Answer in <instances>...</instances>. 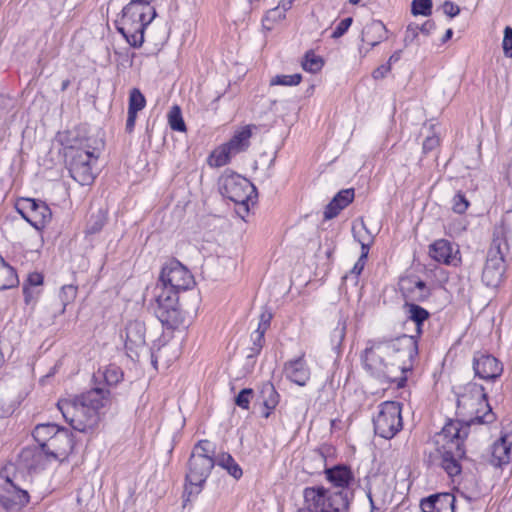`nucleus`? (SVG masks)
I'll return each mask as SVG.
<instances>
[{
  "label": "nucleus",
  "mask_w": 512,
  "mask_h": 512,
  "mask_svg": "<svg viewBox=\"0 0 512 512\" xmlns=\"http://www.w3.org/2000/svg\"><path fill=\"white\" fill-rule=\"evenodd\" d=\"M473 415L468 421L450 419L446 422L442 430L435 436L437 450L441 454V467L451 477L461 473L460 460L465 457L466 450L464 441L469 434V428L474 424H490L496 416L491 406L482 407L475 405Z\"/></svg>",
  "instance_id": "f257e3e1"
},
{
  "label": "nucleus",
  "mask_w": 512,
  "mask_h": 512,
  "mask_svg": "<svg viewBox=\"0 0 512 512\" xmlns=\"http://www.w3.org/2000/svg\"><path fill=\"white\" fill-rule=\"evenodd\" d=\"M110 401V391L96 385L80 396L59 399L57 408L73 430L93 434L101 421L100 409L106 407Z\"/></svg>",
  "instance_id": "f03ea898"
},
{
  "label": "nucleus",
  "mask_w": 512,
  "mask_h": 512,
  "mask_svg": "<svg viewBox=\"0 0 512 512\" xmlns=\"http://www.w3.org/2000/svg\"><path fill=\"white\" fill-rule=\"evenodd\" d=\"M510 234L511 229L504 222L494 227L492 241L482 271V282L487 287L496 288L503 279L506 271V258L510 251Z\"/></svg>",
  "instance_id": "7ed1b4c3"
},
{
  "label": "nucleus",
  "mask_w": 512,
  "mask_h": 512,
  "mask_svg": "<svg viewBox=\"0 0 512 512\" xmlns=\"http://www.w3.org/2000/svg\"><path fill=\"white\" fill-rule=\"evenodd\" d=\"M156 15L155 8L149 3L130 1L116 21L117 31L132 47L140 48L144 43V31Z\"/></svg>",
  "instance_id": "20e7f679"
},
{
  "label": "nucleus",
  "mask_w": 512,
  "mask_h": 512,
  "mask_svg": "<svg viewBox=\"0 0 512 512\" xmlns=\"http://www.w3.org/2000/svg\"><path fill=\"white\" fill-rule=\"evenodd\" d=\"M74 446L73 434L62 427L57 435L50 437L47 442L41 443V450L30 447L24 448L20 453V459L25 463L27 469L34 470L38 466L42 452L55 459H64L72 453Z\"/></svg>",
  "instance_id": "39448f33"
},
{
  "label": "nucleus",
  "mask_w": 512,
  "mask_h": 512,
  "mask_svg": "<svg viewBox=\"0 0 512 512\" xmlns=\"http://www.w3.org/2000/svg\"><path fill=\"white\" fill-rule=\"evenodd\" d=\"M304 503L315 512H348L352 490H330L323 486L306 487Z\"/></svg>",
  "instance_id": "423d86ee"
},
{
  "label": "nucleus",
  "mask_w": 512,
  "mask_h": 512,
  "mask_svg": "<svg viewBox=\"0 0 512 512\" xmlns=\"http://www.w3.org/2000/svg\"><path fill=\"white\" fill-rule=\"evenodd\" d=\"M210 442L208 440H200L193 447L192 453L188 460V472L186 473V481L195 486L199 493L206 479L210 475L213 467L216 464L213 458L214 451L210 449Z\"/></svg>",
  "instance_id": "0eeeda50"
},
{
  "label": "nucleus",
  "mask_w": 512,
  "mask_h": 512,
  "mask_svg": "<svg viewBox=\"0 0 512 512\" xmlns=\"http://www.w3.org/2000/svg\"><path fill=\"white\" fill-rule=\"evenodd\" d=\"M155 302L154 314L164 327L175 330L183 325L185 315L179 304L178 293L167 290V288H160V285L157 284Z\"/></svg>",
  "instance_id": "6e6552de"
},
{
  "label": "nucleus",
  "mask_w": 512,
  "mask_h": 512,
  "mask_svg": "<svg viewBox=\"0 0 512 512\" xmlns=\"http://www.w3.org/2000/svg\"><path fill=\"white\" fill-rule=\"evenodd\" d=\"M15 466L8 464L0 470V505L6 512H20L30 496L16 482Z\"/></svg>",
  "instance_id": "1a4fd4ad"
},
{
  "label": "nucleus",
  "mask_w": 512,
  "mask_h": 512,
  "mask_svg": "<svg viewBox=\"0 0 512 512\" xmlns=\"http://www.w3.org/2000/svg\"><path fill=\"white\" fill-rule=\"evenodd\" d=\"M389 350L391 368L402 373L412 370L413 361L418 355V339L416 336L403 334L395 339L386 340Z\"/></svg>",
  "instance_id": "9d476101"
},
{
  "label": "nucleus",
  "mask_w": 512,
  "mask_h": 512,
  "mask_svg": "<svg viewBox=\"0 0 512 512\" xmlns=\"http://www.w3.org/2000/svg\"><path fill=\"white\" fill-rule=\"evenodd\" d=\"M98 157L95 149H80L66 153L70 176L80 185H91L96 178L93 166L97 163Z\"/></svg>",
  "instance_id": "9b49d317"
},
{
  "label": "nucleus",
  "mask_w": 512,
  "mask_h": 512,
  "mask_svg": "<svg viewBox=\"0 0 512 512\" xmlns=\"http://www.w3.org/2000/svg\"><path fill=\"white\" fill-rule=\"evenodd\" d=\"M401 407L396 401H385L378 406V414L373 418L375 434L391 439L402 429Z\"/></svg>",
  "instance_id": "f8f14e48"
},
{
  "label": "nucleus",
  "mask_w": 512,
  "mask_h": 512,
  "mask_svg": "<svg viewBox=\"0 0 512 512\" xmlns=\"http://www.w3.org/2000/svg\"><path fill=\"white\" fill-rule=\"evenodd\" d=\"M219 191L223 197L243 207L248 212L249 201L256 192L255 186L239 174H225L220 178Z\"/></svg>",
  "instance_id": "ddd939ff"
},
{
  "label": "nucleus",
  "mask_w": 512,
  "mask_h": 512,
  "mask_svg": "<svg viewBox=\"0 0 512 512\" xmlns=\"http://www.w3.org/2000/svg\"><path fill=\"white\" fill-rule=\"evenodd\" d=\"M194 278L189 270L179 261L171 260L162 268L159 285L160 288H167L178 293L186 291L194 285Z\"/></svg>",
  "instance_id": "4468645a"
},
{
  "label": "nucleus",
  "mask_w": 512,
  "mask_h": 512,
  "mask_svg": "<svg viewBox=\"0 0 512 512\" xmlns=\"http://www.w3.org/2000/svg\"><path fill=\"white\" fill-rule=\"evenodd\" d=\"M364 367L374 376L389 377L390 361L386 340L374 342L367 347L363 356Z\"/></svg>",
  "instance_id": "2eb2a0df"
},
{
  "label": "nucleus",
  "mask_w": 512,
  "mask_h": 512,
  "mask_svg": "<svg viewBox=\"0 0 512 512\" xmlns=\"http://www.w3.org/2000/svg\"><path fill=\"white\" fill-rule=\"evenodd\" d=\"M473 370L475 376L480 379L494 381L502 375L503 365L491 354L475 352L473 356Z\"/></svg>",
  "instance_id": "dca6fc26"
},
{
  "label": "nucleus",
  "mask_w": 512,
  "mask_h": 512,
  "mask_svg": "<svg viewBox=\"0 0 512 512\" xmlns=\"http://www.w3.org/2000/svg\"><path fill=\"white\" fill-rule=\"evenodd\" d=\"M399 285L405 303L424 302L431 296V289L417 276L402 277Z\"/></svg>",
  "instance_id": "f3484780"
},
{
  "label": "nucleus",
  "mask_w": 512,
  "mask_h": 512,
  "mask_svg": "<svg viewBox=\"0 0 512 512\" xmlns=\"http://www.w3.org/2000/svg\"><path fill=\"white\" fill-rule=\"evenodd\" d=\"M21 208L28 209L30 217L26 218V221L37 230L43 229L51 221V209L44 201L21 198Z\"/></svg>",
  "instance_id": "a211bd4d"
},
{
  "label": "nucleus",
  "mask_w": 512,
  "mask_h": 512,
  "mask_svg": "<svg viewBox=\"0 0 512 512\" xmlns=\"http://www.w3.org/2000/svg\"><path fill=\"white\" fill-rule=\"evenodd\" d=\"M475 405L488 407V397L482 385L469 382L464 386V392L458 395L457 406L467 412H473Z\"/></svg>",
  "instance_id": "6ab92c4d"
},
{
  "label": "nucleus",
  "mask_w": 512,
  "mask_h": 512,
  "mask_svg": "<svg viewBox=\"0 0 512 512\" xmlns=\"http://www.w3.org/2000/svg\"><path fill=\"white\" fill-rule=\"evenodd\" d=\"M429 254L435 261L446 265L457 266L461 261L458 248L455 249L446 239L433 242L429 247Z\"/></svg>",
  "instance_id": "aec40b11"
},
{
  "label": "nucleus",
  "mask_w": 512,
  "mask_h": 512,
  "mask_svg": "<svg viewBox=\"0 0 512 512\" xmlns=\"http://www.w3.org/2000/svg\"><path fill=\"white\" fill-rule=\"evenodd\" d=\"M456 498L450 493H438L421 500L422 512H455Z\"/></svg>",
  "instance_id": "412c9836"
},
{
  "label": "nucleus",
  "mask_w": 512,
  "mask_h": 512,
  "mask_svg": "<svg viewBox=\"0 0 512 512\" xmlns=\"http://www.w3.org/2000/svg\"><path fill=\"white\" fill-rule=\"evenodd\" d=\"M145 334L146 328L143 322L138 320L129 322L125 328V348L137 355L138 350L146 344Z\"/></svg>",
  "instance_id": "4be33fe9"
},
{
  "label": "nucleus",
  "mask_w": 512,
  "mask_h": 512,
  "mask_svg": "<svg viewBox=\"0 0 512 512\" xmlns=\"http://www.w3.org/2000/svg\"><path fill=\"white\" fill-rule=\"evenodd\" d=\"M284 373L286 378L291 382L299 386H305L310 378V370L304 359V354L286 362L284 365Z\"/></svg>",
  "instance_id": "5701e85b"
},
{
  "label": "nucleus",
  "mask_w": 512,
  "mask_h": 512,
  "mask_svg": "<svg viewBox=\"0 0 512 512\" xmlns=\"http://www.w3.org/2000/svg\"><path fill=\"white\" fill-rule=\"evenodd\" d=\"M512 434H503L492 445L490 463L495 467H502L511 460Z\"/></svg>",
  "instance_id": "b1692460"
},
{
  "label": "nucleus",
  "mask_w": 512,
  "mask_h": 512,
  "mask_svg": "<svg viewBox=\"0 0 512 512\" xmlns=\"http://www.w3.org/2000/svg\"><path fill=\"white\" fill-rule=\"evenodd\" d=\"M326 479L334 485L333 490H351L350 485L354 481V475L350 467L335 465L325 468Z\"/></svg>",
  "instance_id": "393cba45"
},
{
  "label": "nucleus",
  "mask_w": 512,
  "mask_h": 512,
  "mask_svg": "<svg viewBox=\"0 0 512 512\" xmlns=\"http://www.w3.org/2000/svg\"><path fill=\"white\" fill-rule=\"evenodd\" d=\"M56 141L63 147L65 157L66 153H73L80 149H90L89 139L80 136L75 130L59 132Z\"/></svg>",
  "instance_id": "a878e982"
},
{
  "label": "nucleus",
  "mask_w": 512,
  "mask_h": 512,
  "mask_svg": "<svg viewBox=\"0 0 512 512\" xmlns=\"http://www.w3.org/2000/svg\"><path fill=\"white\" fill-rule=\"evenodd\" d=\"M354 189H343L339 191L324 210V219L335 218L344 208H346L354 199Z\"/></svg>",
  "instance_id": "bb28decb"
},
{
  "label": "nucleus",
  "mask_w": 512,
  "mask_h": 512,
  "mask_svg": "<svg viewBox=\"0 0 512 512\" xmlns=\"http://www.w3.org/2000/svg\"><path fill=\"white\" fill-rule=\"evenodd\" d=\"M387 29L382 21L374 20L367 24L362 31V42L375 47L387 39Z\"/></svg>",
  "instance_id": "cd10ccee"
},
{
  "label": "nucleus",
  "mask_w": 512,
  "mask_h": 512,
  "mask_svg": "<svg viewBox=\"0 0 512 512\" xmlns=\"http://www.w3.org/2000/svg\"><path fill=\"white\" fill-rule=\"evenodd\" d=\"M279 398L280 396L271 382L267 381L262 383L259 388V400L262 401L266 409L263 413V417L268 418L270 416L271 411L278 405Z\"/></svg>",
  "instance_id": "c85d7f7f"
},
{
  "label": "nucleus",
  "mask_w": 512,
  "mask_h": 512,
  "mask_svg": "<svg viewBox=\"0 0 512 512\" xmlns=\"http://www.w3.org/2000/svg\"><path fill=\"white\" fill-rule=\"evenodd\" d=\"M18 284L16 270L0 255V291L15 288Z\"/></svg>",
  "instance_id": "c756f323"
},
{
  "label": "nucleus",
  "mask_w": 512,
  "mask_h": 512,
  "mask_svg": "<svg viewBox=\"0 0 512 512\" xmlns=\"http://www.w3.org/2000/svg\"><path fill=\"white\" fill-rule=\"evenodd\" d=\"M405 307L408 309V319L415 323L416 325V339H418L421 334L423 333V325L426 320H428L430 313L424 309L423 307L419 306L416 303H405Z\"/></svg>",
  "instance_id": "7c9ffc66"
},
{
  "label": "nucleus",
  "mask_w": 512,
  "mask_h": 512,
  "mask_svg": "<svg viewBox=\"0 0 512 512\" xmlns=\"http://www.w3.org/2000/svg\"><path fill=\"white\" fill-rule=\"evenodd\" d=\"M93 378L97 382L99 379L103 380L107 386H115L123 379V371L120 367L115 364H111L105 367L103 371H98L94 374Z\"/></svg>",
  "instance_id": "2f4dec72"
},
{
  "label": "nucleus",
  "mask_w": 512,
  "mask_h": 512,
  "mask_svg": "<svg viewBox=\"0 0 512 512\" xmlns=\"http://www.w3.org/2000/svg\"><path fill=\"white\" fill-rule=\"evenodd\" d=\"M251 135L250 127H244L242 130L236 132L227 144L234 151V154H237L248 148Z\"/></svg>",
  "instance_id": "473e14b6"
},
{
  "label": "nucleus",
  "mask_w": 512,
  "mask_h": 512,
  "mask_svg": "<svg viewBox=\"0 0 512 512\" xmlns=\"http://www.w3.org/2000/svg\"><path fill=\"white\" fill-rule=\"evenodd\" d=\"M233 155H235L234 151L226 143L212 152L209 157V164L215 167H222L229 163Z\"/></svg>",
  "instance_id": "72a5a7b5"
},
{
  "label": "nucleus",
  "mask_w": 512,
  "mask_h": 512,
  "mask_svg": "<svg viewBox=\"0 0 512 512\" xmlns=\"http://www.w3.org/2000/svg\"><path fill=\"white\" fill-rule=\"evenodd\" d=\"M216 463L225 469L234 479L238 480L242 477V468L236 463L229 453H222Z\"/></svg>",
  "instance_id": "f704fd0d"
},
{
  "label": "nucleus",
  "mask_w": 512,
  "mask_h": 512,
  "mask_svg": "<svg viewBox=\"0 0 512 512\" xmlns=\"http://www.w3.org/2000/svg\"><path fill=\"white\" fill-rule=\"evenodd\" d=\"M107 222V211L104 209H98L93 212L86 225V233L96 234L99 233Z\"/></svg>",
  "instance_id": "c9c22d12"
},
{
  "label": "nucleus",
  "mask_w": 512,
  "mask_h": 512,
  "mask_svg": "<svg viewBox=\"0 0 512 512\" xmlns=\"http://www.w3.org/2000/svg\"><path fill=\"white\" fill-rule=\"evenodd\" d=\"M61 428L62 427H59L58 425L53 423L39 424L36 426L33 432V437L41 447L42 442H47L50 437H54L55 435H57Z\"/></svg>",
  "instance_id": "e433bc0d"
},
{
  "label": "nucleus",
  "mask_w": 512,
  "mask_h": 512,
  "mask_svg": "<svg viewBox=\"0 0 512 512\" xmlns=\"http://www.w3.org/2000/svg\"><path fill=\"white\" fill-rule=\"evenodd\" d=\"M370 246L366 243H361V255L358 258L357 262L354 264L353 268L350 270L349 274H346L343 279L347 280L352 277L355 280V283L358 281V276L364 269L366 259L368 257Z\"/></svg>",
  "instance_id": "4c0bfd02"
},
{
  "label": "nucleus",
  "mask_w": 512,
  "mask_h": 512,
  "mask_svg": "<svg viewBox=\"0 0 512 512\" xmlns=\"http://www.w3.org/2000/svg\"><path fill=\"white\" fill-rule=\"evenodd\" d=\"M323 65V59L316 55L312 50L305 53L304 60L302 62V68L305 71L317 73L322 69Z\"/></svg>",
  "instance_id": "58836bf2"
},
{
  "label": "nucleus",
  "mask_w": 512,
  "mask_h": 512,
  "mask_svg": "<svg viewBox=\"0 0 512 512\" xmlns=\"http://www.w3.org/2000/svg\"><path fill=\"white\" fill-rule=\"evenodd\" d=\"M168 123L170 128L177 132H185L186 125L182 117V112L179 106H173L168 113Z\"/></svg>",
  "instance_id": "ea45409f"
},
{
  "label": "nucleus",
  "mask_w": 512,
  "mask_h": 512,
  "mask_svg": "<svg viewBox=\"0 0 512 512\" xmlns=\"http://www.w3.org/2000/svg\"><path fill=\"white\" fill-rule=\"evenodd\" d=\"M146 105V99L138 88H133L129 93L128 111L138 113Z\"/></svg>",
  "instance_id": "a19ab883"
},
{
  "label": "nucleus",
  "mask_w": 512,
  "mask_h": 512,
  "mask_svg": "<svg viewBox=\"0 0 512 512\" xmlns=\"http://www.w3.org/2000/svg\"><path fill=\"white\" fill-rule=\"evenodd\" d=\"M77 295V287L74 285H64L59 293V298L61 300L62 309L60 314H63L66 310L68 304L74 301Z\"/></svg>",
  "instance_id": "79ce46f5"
},
{
  "label": "nucleus",
  "mask_w": 512,
  "mask_h": 512,
  "mask_svg": "<svg viewBox=\"0 0 512 512\" xmlns=\"http://www.w3.org/2000/svg\"><path fill=\"white\" fill-rule=\"evenodd\" d=\"M432 0H413L411 3V13L414 16H430L432 14Z\"/></svg>",
  "instance_id": "37998d69"
},
{
  "label": "nucleus",
  "mask_w": 512,
  "mask_h": 512,
  "mask_svg": "<svg viewBox=\"0 0 512 512\" xmlns=\"http://www.w3.org/2000/svg\"><path fill=\"white\" fill-rule=\"evenodd\" d=\"M302 80V76L299 73L292 75H276L270 81V85H283V86H295L298 85Z\"/></svg>",
  "instance_id": "c03bdc74"
},
{
  "label": "nucleus",
  "mask_w": 512,
  "mask_h": 512,
  "mask_svg": "<svg viewBox=\"0 0 512 512\" xmlns=\"http://www.w3.org/2000/svg\"><path fill=\"white\" fill-rule=\"evenodd\" d=\"M254 396V390L251 388L242 389L234 398V403L241 409L248 410L251 399Z\"/></svg>",
  "instance_id": "a18cd8bd"
},
{
  "label": "nucleus",
  "mask_w": 512,
  "mask_h": 512,
  "mask_svg": "<svg viewBox=\"0 0 512 512\" xmlns=\"http://www.w3.org/2000/svg\"><path fill=\"white\" fill-rule=\"evenodd\" d=\"M346 335V322L339 321L337 327L331 333V344L334 350H338Z\"/></svg>",
  "instance_id": "49530a36"
},
{
  "label": "nucleus",
  "mask_w": 512,
  "mask_h": 512,
  "mask_svg": "<svg viewBox=\"0 0 512 512\" xmlns=\"http://www.w3.org/2000/svg\"><path fill=\"white\" fill-rule=\"evenodd\" d=\"M293 0L282 1L278 7L267 13V19L280 20L285 18V12L292 7Z\"/></svg>",
  "instance_id": "de8ad7c7"
},
{
  "label": "nucleus",
  "mask_w": 512,
  "mask_h": 512,
  "mask_svg": "<svg viewBox=\"0 0 512 512\" xmlns=\"http://www.w3.org/2000/svg\"><path fill=\"white\" fill-rule=\"evenodd\" d=\"M452 204L453 211L458 214H463L469 207V201L462 192L455 194Z\"/></svg>",
  "instance_id": "09e8293b"
},
{
  "label": "nucleus",
  "mask_w": 512,
  "mask_h": 512,
  "mask_svg": "<svg viewBox=\"0 0 512 512\" xmlns=\"http://www.w3.org/2000/svg\"><path fill=\"white\" fill-rule=\"evenodd\" d=\"M504 55L508 58L512 57V28L506 26L504 29V37L502 42Z\"/></svg>",
  "instance_id": "8fccbe9b"
},
{
  "label": "nucleus",
  "mask_w": 512,
  "mask_h": 512,
  "mask_svg": "<svg viewBox=\"0 0 512 512\" xmlns=\"http://www.w3.org/2000/svg\"><path fill=\"white\" fill-rule=\"evenodd\" d=\"M352 22H353L352 17H347V18L342 19L335 27L334 31L332 32L331 37L334 39L342 37L347 32V30L351 26Z\"/></svg>",
  "instance_id": "3c124183"
},
{
  "label": "nucleus",
  "mask_w": 512,
  "mask_h": 512,
  "mask_svg": "<svg viewBox=\"0 0 512 512\" xmlns=\"http://www.w3.org/2000/svg\"><path fill=\"white\" fill-rule=\"evenodd\" d=\"M271 319H272V314L270 312L265 311L260 315V321H259L258 327L256 329V332H259L260 338L264 337L266 330L270 326Z\"/></svg>",
  "instance_id": "603ef678"
},
{
  "label": "nucleus",
  "mask_w": 512,
  "mask_h": 512,
  "mask_svg": "<svg viewBox=\"0 0 512 512\" xmlns=\"http://www.w3.org/2000/svg\"><path fill=\"white\" fill-rule=\"evenodd\" d=\"M418 28L419 25L415 23H410L407 26L404 36V43L406 46L412 44L418 37Z\"/></svg>",
  "instance_id": "864d4df0"
},
{
  "label": "nucleus",
  "mask_w": 512,
  "mask_h": 512,
  "mask_svg": "<svg viewBox=\"0 0 512 512\" xmlns=\"http://www.w3.org/2000/svg\"><path fill=\"white\" fill-rule=\"evenodd\" d=\"M443 12L450 18L456 17L460 13V7L452 1H445L442 5Z\"/></svg>",
  "instance_id": "5fc2aeb1"
},
{
  "label": "nucleus",
  "mask_w": 512,
  "mask_h": 512,
  "mask_svg": "<svg viewBox=\"0 0 512 512\" xmlns=\"http://www.w3.org/2000/svg\"><path fill=\"white\" fill-rule=\"evenodd\" d=\"M44 277L39 272H32L28 274V277L24 284H27L28 287H37L43 284Z\"/></svg>",
  "instance_id": "6e6d98bb"
},
{
  "label": "nucleus",
  "mask_w": 512,
  "mask_h": 512,
  "mask_svg": "<svg viewBox=\"0 0 512 512\" xmlns=\"http://www.w3.org/2000/svg\"><path fill=\"white\" fill-rule=\"evenodd\" d=\"M391 70V67L389 66V64H383L379 67H377L373 73H372V76L374 79L378 80V79H383Z\"/></svg>",
  "instance_id": "4d7b16f0"
},
{
  "label": "nucleus",
  "mask_w": 512,
  "mask_h": 512,
  "mask_svg": "<svg viewBox=\"0 0 512 512\" xmlns=\"http://www.w3.org/2000/svg\"><path fill=\"white\" fill-rule=\"evenodd\" d=\"M436 25L433 20H427L422 25H419L418 33L421 32L425 36H428L434 29Z\"/></svg>",
  "instance_id": "13d9d810"
},
{
  "label": "nucleus",
  "mask_w": 512,
  "mask_h": 512,
  "mask_svg": "<svg viewBox=\"0 0 512 512\" xmlns=\"http://www.w3.org/2000/svg\"><path fill=\"white\" fill-rule=\"evenodd\" d=\"M439 143V139L437 137H427L423 142V151L427 153L432 151Z\"/></svg>",
  "instance_id": "bf43d9fd"
},
{
  "label": "nucleus",
  "mask_w": 512,
  "mask_h": 512,
  "mask_svg": "<svg viewBox=\"0 0 512 512\" xmlns=\"http://www.w3.org/2000/svg\"><path fill=\"white\" fill-rule=\"evenodd\" d=\"M137 118L136 112L128 111V117L126 120V131L131 133L135 127V122Z\"/></svg>",
  "instance_id": "052dcab7"
},
{
  "label": "nucleus",
  "mask_w": 512,
  "mask_h": 512,
  "mask_svg": "<svg viewBox=\"0 0 512 512\" xmlns=\"http://www.w3.org/2000/svg\"><path fill=\"white\" fill-rule=\"evenodd\" d=\"M253 341H254V347L252 348V350H253L254 354H258L262 348V345L264 342V337L260 338L259 332L255 331V337L253 338Z\"/></svg>",
  "instance_id": "680f3d73"
},
{
  "label": "nucleus",
  "mask_w": 512,
  "mask_h": 512,
  "mask_svg": "<svg viewBox=\"0 0 512 512\" xmlns=\"http://www.w3.org/2000/svg\"><path fill=\"white\" fill-rule=\"evenodd\" d=\"M23 295L26 304H30L31 300L34 298L32 290L28 287L27 284H23Z\"/></svg>",
  "instance_id": "e2e57ef3"
},
{
  "label": "nucleus",
  "mask_w": 512,
  "mask_h": 512,
  "mask_svg": "<svg viewBox=\"0 0 512 512\" xmlns=\"http://www.w3.org/2000/svg\"><path fill=\"white\" fill-rule=\"evenodd\" d=\"M15 208L17 210V212L22 216V218L26 221V218L29 219L30 215L28 213V209H22L21 208V199H19L17 202H16V205H15Z\"/></svg>",
  "instance_id": "0e129e2a"
},
{
  "label": "nucleus",
  "mask_w": 512,
  "mask_h": 512,
  "mask_svg": "<svg viewBox=\"0 0 512 512\" xmlns=\"http://www.w3.org/2000/svg\"><path fill=\"white\" fill-rule=\"evenodd\" d=\"M401 55H402V50H397L395 51L389 58L387 64H389V66L391 67V65L393 63H396L400 60L401 58Z\"/></svg>",
  "instance_id": "69168bd1"
},
{
  "label": "nucleus",
  "mask_w": 512,
  "mask_h": 512,
  "mask_svg": "<svg viewBox=\"0 0 512 512\" xmlns=\"http://www.w3.org/2000/svg\"><path fill=\"white\" fill-rule=\"evenodd\" d=\"M367 497H368L369 502H370L371 512H374L375 510H379V508L376 507V505H375V502L373 500L372 493H371L370 490L367 492Z\"/></svg>",
  "instance_id": "338daca9"
},
{
  "label": "nucleus",
  "mask_w": 512,
  "mask_h": 512,
  "mask_svg": "<svg viewBox=\"0 0 512 512\" xmlns=\"http://www.w3.org/2000/svg\"><path fill=\"white\" fill-rule=\"evenodd\" d=\"M453 36V30L451 28L447 29L445 34L443 35L442 37V43H445L447 42L448 40H450Z\"/></svg>",
  "instance_id": "774afa93"
}]
</instances>
